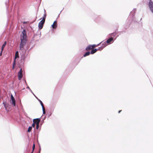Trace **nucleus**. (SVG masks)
<instances>
[{
	"instance_id": "obj_7",
	"label": "nucleus",
	"mask_w": 153,
	"mask_h": 153,
	"mask_svg": "<svg viewBox=\"0 0 153 153\" xmlns=\"http://www.w3.org/2000/svg\"><path fill=\"white\" fill-rule=\"evenodd\" d=\"M45 22H44L43 21L41 20L39 23V25H38V27H39V29H41L42 28L43 25Z\"/></svg>"
},
{
	"instance_id": "obj_10",
	"label": "nucleus",
	"mask_w": 153,
	"mask_h": 153,
	"mask_svg": "<svg viewBox=\"0 0 153 153\" xmlns=\"http://www.w3.org/2000/svg\"><path fill=\"white\" fill-rule=\"evenodd\" d=\"M33 120H35L34 123H35V124H39V123L40 121V120L39 118H38L34 119Z\"/></svg>"
},
{
	"instance_id": "obj_36",
	"label": "nucleus",
	"mask_w": 153,
	"mask_h": 153,
	"mask_svg": "<svg viewBox=\"0 0 153 153\" xmlns=\"http://www.w3.org/2000/svg\"><path fill=\"white\" fill-rule=\"evenodd\" d=\"M33 153V152H32L31 153Z\"/></svg>"
},
{
	"instance_id": "obj_15",
	"label": "nucleus",
	"mask_w": 153,
	"mask_h": 153,
	"mask_svg": "<svg viewBox=\"0 0 153 153\" xmlns=\"http://www.w3.org/2000/svg\"><path fill=\"white\" fill-rule=\"evenodd\" d=\"M97 51V49H92L90 52L91 54H93Z\"/></svg>"
},
{
	"instance_id": "obj_35",
	"label": "nucleus",
	"mask_w": 153,
	"mask_h": 153,
	"mask_svg": "<svg viewBox=\"0 0 153 153\" xmlns=\"http://www.w3.org/2000/svg\"><path fill=\"white\" fill-rule=\"evenodd\" d=\"M42 19V18H41L40 19V20H41Z\"/></svg>"
},
{
	"instance_id": "obj_27",
	"label": "nucleus",
	"mask_w": 153,
	"mask_h": 153,
	"mask_svg": "<svg viewBox=\"0 0 153 153\" xmlns=\"http://www.w3.org/2000/svg\"><path fill=\"white\" fill-rule=\"evenodd\" d=\"M29 90H30V91L33 94V95H34V96L36 97V96L35 95V94H33V92L32 91V90H31V89L30 88V89H29Z\"/></svg>"
},
{
	"instance_id": "obj_24",
	"label": "nucleus",
	"mask_w": 153,
	"mask_h": 153,
	"mask_svg": "<svg viewBox=\"0 0 153 153\" xmlns=\"http://www.w3.org/2000/svg\"><path fill=\"white\" fill-rule=\"evenodd\" d=\"M39 127V124H36V128L37 129H38Z\"/></svg>"
},
{
	"instance_id": "obj_11",
	"label": "nucleus",
	"mask_w": 153,
	"mask_h": 153,
	"mask_svg": "<svg viewBox=\"0 0 153 153\" xmlns=\"http://www.w3.org/2000/svg\"><path fill=\"white\" fill-rule=\"evenodd\" d=\"M92 46H91V45H88L86 48V51H89L91 49H92Z\"/></svg>"
},
{
	"instance_id": "obj_6",
	"label": "nucleus",
	"mask_w": 153,
	"mask_h": 153,
	"mask_svg": "<svg viewBox=\"0 0 153 153\" xmlns=\"http://www.w3.org/2000/svg\"><path fill=\"white\" fill-rule=\"evenodd\" d=\"M26 58V56L24 53H22L21 57V62L22 63H24L25 62V59Z\"/></svg>"
},
{
	"instance_id": "obj_16",
	"label": "nucleus",
	"mask_w": 153,
	"mask_h": 153,
	"mask_svg": "<svg viewBox=\"0 0 153 153\" xmlns=\"http://www.w3.org/2000/svg\"><path fill=\"white\" fill-rule=\"evenodd\" d=\"M3 103L4 105V106L5 108V109L7 110V107L8 105V104L6 102H3Z\"/></svg>"
},
{
	"instance_id": "obj_22",
	"label": "nucleus",
	"mask_w": 153,
	"mask_h": 153,
	"mask_svg": "<svg viewBox=\"0 0 153 153\" xmlns=\"http://www.w3.org/2000/svg\"><path fill=\"white\" fill-rule=\"evenodd\" d=\"M104 48H103L102 46L101 47H99L97 49V51L100 50L101 51Z\"/></svg>"
},
{
	"instance_id": "obj_21",
	"label": "nucleus",
	"mask_w": 153,
	"mask_h": 153,
	"mask_svg": "<svg viewBox=\"0 0 153 153\" xmlns=\"http://www.w3.org/2000/svg\"><path fill=\"white\" fill-rule=\"evenodd\" d=\"M42 108V109L43 111V113L44 114H45L46 113L45 110V109L44 107H43Z\"/></svg>"
},
{
	"instance_id": "obj_18",
	"label": "nucleus",
	"mask_w": 153,
	"mask_h": 153,
	"mask_svg": "<svg viewBox=\"0 0 153 153\" xmlns=\"http://www.w3.org/2000/svg\"><path fill=\"white\" fill-rule=\"evenodd\" d=\"M46 17V14L45 13L44 15L43 16L42 18V21H43L44 22H45V19Z\"/></svg>"
},
{
	"instance_id": "obj_2",
	"label": "nucleus",
	"mask_w": 153,
	"mask_h": 153,
	"mask_svg": "<svg viewBox=\"0 0 153 153\" xmlns=\"http://www.w3.org/2000/svg\"><path fill=\"white\" fill-rule=\"evenodd\" d=\"M27 36L26 34V32L25 30L24 29L22 31V34L21 35V40H27Z\"/></svg>"
},
{
	"instance_id": "obj_20",
	"label": "nucleus",
	"mask_w": 153,
	"mask_h": 153,
	"mask_svg": "<svg viewBox=\"0 0 153 153\" xmlns=\"http://www.w3.org/2000/svg\"><path fill=\"white\" fill-rule=\"evenodd\" d=\"M32 129V127L30 126L29 127L27 131L30 132Z\"/></svg>"
},
{
	"instance_id": "obj_12",
	"label": "nucleus",
	"mask_w": 153,
	"mask_h": 153,
	"mask_svg": "<svg viewBox=\"0 0 153 153\" xmlns=\"http://www.w3.org/2000/svg\"><path fill=\"white\" fill-rule=\"evenodd\" d=\"M113 39L112 37H111L108 39L106 41V43H110L112 41H113Z\"/></svg>"
},
{
	"instance_id": "obj_3",
	"label": "nucleus",
	"mask_w": 153,
	"mask_h": 153,
	"mask_svg": "<svg viewBox=\"0 0 153 153\" xmlns=\"http://www.w3.org/2000/svg\"><path fill=\"white\" fill-rule=\"evenodd\" d=\"M148 6L150 10L153 13V2L152 0H150L148 3Z\"/></svg>"
},
{
	"instance_id": "obj_34",
	"label": "nucleus",
	"mask_w": 153,
	"mask_h": 153,
	"mask_svg": "<svg viewBox=\"0 0 153 153\" xmlns=\"http://www.w3.org/2000/svg\"><path fill=\"white\" fill-rule=\"evenodd\" d=\"M44 11L45 13V12H46L45 10H44Z\"/></svg>"
},
{
	"instance_id": "obj_31",
	"label": "nucleus",
	"mask_w": 153,
	"mask_h": 153,
	"mask_svg": "<svg viewBox=\"0 0 153 153\" xmlns=\"http://www.w3.org/2000/svg\"><path fill=\"white\" fill-rule=\"evenodd\" d=\"M121 111H122L121 110H120V111H118V113H120V112Z\"/></svg>"
},
{
	"instance_id": "obj_30",
	"label": "nucleus",
	"mask_w": 153,
	"mask_h": 153,
	"mask_svg": "<svg viewBox=\"0 0 153 153\" xmlns=\"http://www.w3.org/2000/svg\"><path fill=\"white\" fill-rule=\"evenodd\" d=\"M40 150H41V148H40V149H39V153H40Z\"/></svg>"
},
{
	"instance_id": "obj_1",
	"label": "nucleus",
	"mask_w": 153,
	"mask_h": 153,
	"mask_svg": "<svg viewBox=\"0 0 153 153\" xmlns=\"http://www.w3.org/2000/svg\"><path fill=\"white\" fill-rule=\"evenodd\" d=\"M27 40H21V43L20 44V50H22L24 49V46L25 45Z\"/></svg>"
},
{
	"instance_id": "obj_26",
	"label": "nucleus",
	"mask_w": 153,
	"mask_h": 153,
	"mask_svg": "<svg viewBox=\"0 0 153 153\" xmlns=\"http://www.w3.org/2000/svg\"><path fill=\"white\" fill-rule=\"evenodd\" d=\"M29 90H30V91L33 94V95H34V96L36 97V96L35 95V94H33V92L32 91V90H31V89L30 88V89H29Z\"/></svg>"
},
{
	"instance_id": "obj_23",
	"label": "nucleus",
	"mask_w": 153,
	"mask_h": 153,
	"mask_svg": "<svg viewBox=\"0 0 153 153\" xmlns=\"http://www.w3.org/2000/svg\"><path fill=\"white\" fill-rule=\"evenodd\" d=\"M34 120H33V123L32 124V127H34L35 126V124L34 123Z\"/></svg>"
},
{
	"instance_id": "obj_5",
	"label": "nucleus",
	"mask_w": 153,
	"mask_h": 153,
	"mask_svg": "<svg viewBox=\"0 0 153 153\" xmlns=\"http://www.w3.org/2000/svg\"><path fill=\"white\" fill-rule=\"evenodd\" d=\"M19 57V52L18 51H17L16 52L15 56V59L14 60L13 63V69L14 68V66L15 65L16 62V59L17 58Z\"/></svg>"
},
{
	"instance_id": "obj_14",
	"label": "nucleus",
	"mask_w": 153,
	"mask_h": 153,
	"mask_svg": "<svg viewBox=\"0 0 153 153\" xmlns=\"http://www.w3.org/2000/svg\"><path fill=\"white\" fill-rule=\"evenodd\" d=\"M35 97L40 102V104L42 107V108L43 107H44L42 102L36 96Z\"/></svg>"
},
{
	"instance_id": "obj_9",
	"label": "nucleus",
	"mask_w": 153,
	"mask_h": 153,
	"mask_svg": "<svg viewBox=\"0 0 153 153\" xmlns=\"http://www.w3.org/2000/svg\"><path fill=\"white\" fill-rule=\"evenodd\" d=\"M57 21H55L53 22V24L51 26L53 28L56 29L57 27Z\"/></svg>"
},
{
	"instance_id": "obj_28",
	"label": "nucleus",
	"mask_w": 153,
	"mask_h": 153,
	"mask_svg": "<svg viewBox=\"0 0 153 153\" xmlns=\"http://www.w3.org/2000/svg\"><path fill=\"white\" fill-rule=\"evenodd\" d=\"M35 144H33V150L34 149H35Z\"/></svg>"
},
{
	"instance_id": "obj_32",
	"label": "nucleus",
	"mask_w": 153,
	"mask_h": 153,
	"mask_svg": "<svg viewBox=\"0 0 153 153\" xmlns=\"http://www.w3.org/2000/svg\"><path fill=\"white\" fill-rule=\"evenodd\" d=\"M27 88L28 89H30V88L28 86L27 87Z\"/></svg>"
},
{
	"instance_id": "obj_25",
	"label": "nucleus",
	"mask_w": 153,
	"mask_h": 153,
	"mask_svg": "<svg viewBox=\"0 0 153 153\" xmlns=\"http://www.w3.org/2000/svg\"><path fill=\"white\" fill-rule=\"evenodd\" d=\"M91 46H92V48L96 47V45H91Z\"/></svg>"
},
{
	"instance_id": "obj_4",
	"label": "nucleus",
	"mask_w": 153,
	"mask_h": 153,
	"mask_svg": "<svg viewBox=\"0 0 153 153\" xmlns=\"http://www.w3.org/2000/svg\"><path fill=\"white\" fill-rule=\"evenodd\" d=\"M18 79L21 80L22 77V68L20 69L18 74Z\"/></svg>"
},
{
	"instance_id": "obj_13",
	"label": "nucleus",
	"mask_w": 153,
	"mask_h": 153,
	"mask_svg": "<svg viewBox=\"0 0 153 153\" xmlns=\"http://www.w3.org/2000/svg\"><path fill=\"white\" fill-rule=\"evenodd\" d=\"M6 44H7V42L6 41H5L4 42L3 44L2 45V46L1 47V52H2L4 48L5 47L6 45Z\"/></svg>"
},
{
	"instance_id": "obj_29",
	"label": "nucleus",
	"mask_w": 153,
	"mask_h": 153,
	"mask_svg": "<svg viewBox=\"0 0 153 153\" xmlns=\"http://www.w3.org/2000/svg\"><path fill=\"white\" fill-rule=\"evenodd\" d=\"M102 42H100V43L99 44H97V45H96V46H99V45H100V44Z\"/></svg>"
},
{
	"instance_id": "obj_33",
	"label": "nucleus",
	"mask_w": 153,
	"mask_h": 153,
	"mask_svg": "<svg viewBox=\"0 0 153 153\" xmlns=\"http://www.w3.org/2000/svg\"><path fill=\"white\" fill-rule=\"evenodd\" d=\"M2 52H1V53H0V56H1V55H2Z\"/></svg>"
},
{
	"instance_id": "obj_19",
	"label": "nucleus",
	"mask_w": 153,
	"mask_h": 153,
	"mask_svg": "<svg viewBox=\"0 0 153 153\" xmlns=\"http://www.w3.org/2000/svg\"><path fill=\"white\" fill-rule=\"evenodd\" d=\"M106 42H105L102 43V45L103 48H104L106 46Z\"/></svg>"
},
{
	"instance_id": "obj_8",
	"label": "nucleus",
	"mask_w": 153,
	"mask_h": 153,
	"mask_svg": "<svg viewBox=\"0 0 153 153\" xmlns=\"http://www.w3.org/2000/svg\"><path fill=\"white\" fill-rule=\"evenodd\" d=\"M11 99L12 100V103H11L14 106H16V101L13 95L11 94Z\"/></svg>"
},
{
	"instance_id": "obj_17",
	"label": "nucleus",
	"mask_w": 153,
	"mask_h": 153,
	"mask_svg": "<svg viewBox=\"0 0 153 153\" xmlns=\"http://www.w3.org/2000/svg\"><path fill=\"white\" fill-rule=\"evenodd\" d=\"M90 52L89 51H88L86 52L84 55V57H85L87 56H88L90 55Z\"/></svg>"
}]
</instances>
